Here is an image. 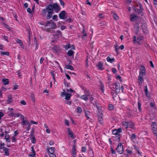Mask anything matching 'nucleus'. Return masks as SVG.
Instances as JSON below:
<instances>
[{
  "mask_svg": "<svg viewBox=\"0 0 157 157\" xmlns=\"http://www.w3.org/2000/svg\"><path fill=\"white\" fill-rule=\"evenodd\" d=\"M61 8L56 3H54L53 4H50L46 7V9H43L41 11V15L44 17L46 15L47 10H52L53 11V10L56 11L60 10Z\"/></svg>",
  "mask_w": 157,
  "mask_h": 157,
  "instance_id": "obj_1",
  "label": "nucleus"
},
{
  "mask_svg": "<svg viewBox=\"0 0 157 157\" xmlns=\"http://www.w3.org/2000/svg\"><path fill=\"white\" fill-rule=\"evenodd\" d=\"M144 41V37L142 36H134L132 37V42L134 44L141 45L143 44Z\"/></svg>",
  "mask_w": 157,
  "mask_h": 157,
  "instance_id": "obj_2",
  "label": "nucleus"
},
{
  "mask_svg": "<svg viewBox=\"0 0 157 157\" xmlns=\"http://www.w3.org/2000/svg\"><path fill=\"white\" fill-rule=\"evenodd\" d=\"M21 118L22 120V121L21 122V125L23 127L27 126V127H25L26 130L29 131L31 128V124L29 121L25 120L24 117L23 115L21 114Z\"/></svg>",
  "mask_w": 157,
  "mask_h": 157,
  "instance_id": "obj_3",
  "label": "nucleus"
},
{
  "mask_svg": "<svg viewBox=\"0 0 157 157\" xmlns=\"http://www.w3.org/2000/svg\"><path fill=\"white\" fill-rule=\"evenodd\" d=\"M50 21H51L50 20V21H48L46 23L45 26L46 27L49 26L50 27V28L51 29H56L57 28V26L56 24L54 22H50Z\"/></svg>",
  "mask_w": 157,
  "mask_h": 157,
  "instance_id": "obj_4",
  "label": "nucleus"
},
{
  "mask_svg": "<svg viewBox=\"0 0 157 157\" xmlns=\"http://www.w3.org/2000/svg\"><path fill=\"white\" fill-rule=\"evenodd\" d=\"M63 90V92H62L61 95V96L63 97L65 96V99L67 101H68L71 98V94L70 93H67L66 92V91L65 90Z\"/></svg>",
  "mask_w": 157,
  "mask_h": 157,
  "instance_id": "obj_5",
  "label": "nucleus"
},
{
  "mask_svg": "<svg viewBox=\"0 0 157 157\" xmlns=\"http://www.w3.org/2000/svg\"><path fill=\"white\" fill-rule=\"evenodd\" d=\"M151 128L153 134L157 135V123L152 122L151 124Z\"/></svg>",
  "mask_w": 157,
  "mask_h": 157,
  "instance_id": "obj_6",
  "label": "nucleus"
},
{
  "mask_svg": "<svg viewBox=\"0 0 157 157\" xmlns=\"http://www.w3.org/2000/svg\"><path fill=\"white\" fill-rule=\"evenodd\" d=\"M117 152L120 154H122L124 152V149L123 145L121 143H119L116 148Z\"/></svg>",
  "mask_w": 157,
  "mask_h": 157,
  "instance_id": "obj_7",
  "label": "nucleus"
},
{
  "mask_svg": "<svg viewBox=\"0 0 157 157\" xmlns=\"http://www.w3.org/2000/svg\"><path fill=\"white\" fill-rule=\"evenodd\" d=\"M52 33L53 36L56 38H59L60 36H61L62 33L60 30H52Z\"/></svg>",
  "mask_w": 157,
  "mask_h": 157,
  "instance_id": "obj_8",
  "label": "nucleus"
},
{
  "mask_svg": "<svg viewBox=\"0 0 157 157\" xmlns=\"http://www.w3.org/2000/svg\"><path fill=\"white\" fill-rule=\"evenodd\" d=\"M68 136L69 138H71L72 140L75 138L76 136L74 134L73 132H72L71 129L69 128L67 129Z\"/></svg>",
  "mask_w": 157,
  "mask_h": 157,
  "instance_id": "obj_9",
  "label": "nucleus"
},
{
  "mask_svg": "<svg viewBox=\"0 0 157 157\" xmlns=\"http://www.w3.org/2000/svg\"><path fill=\"white\" fill-rule=\"evenodd\" d=\"M47 14H46L45 16H46V18L47 20H48L52 17L53 11L52 10H47Z\"/></svg>",
  "mask_w": 157,
  "mask_h": 157,
  "instance_id": "obj_10",
  "label": "nucleus"
},
{
  "mask_svg": "<svg viewBox=\"0 0 157 157\" xmlns=\"http://www.w3.org/2000/svg\"><path fill=\"white\" fill-rule=\"evenodd\" d=\"M138 19V17L135 14H132L130 15V19L132 21H136Z\"/></svg>",
  "mask_w": 157,
  "mask_h": 157,
  "instance_id": "obj_11",
  "label": "nucleus"
},
{
  "mask_svg": "<svg viewBox=\"0 0 157 157\" xmlns=\"http://www.w3.org/2000/svg\"><path fill=\"white\" fill-rule=\"evenodd\" d=\"M139 29V25L138 24H135L134 26L133 32L135 34H137L138 33Z\"/></svg>",
  "mask_w": 157,
  "mask_h": 157,
  "instance_id": "obj_12",
  "label": "nucleus"
},
{
  "mask_svg": "<svg viewBox=\"0 0 157 157\" xmlns=\"http://www.w3.org/2000/svg\"><path fill=\"white\" fill-rule=\"evenodd\" d=\"M97 67L99 70H102L104 68L103 63L99 61L97 65Z\"/></svg>",
  "mask_w": 157,
  "mask_h": 157,
  "instance_id": "obj_13",
  "label": "nucleus"
},
{
  "mask_svg": "<svg viewBox=\"0 0 157 157\" xmlns=\"http://www.w3.org/2000/svg\"><path fill=\"white\" fill-rule=\"evenodd\" d=\"M144 76V75H141L140 73L139 74L138 80L139 81H138L139 83V85H141L142 84V83L143 82V81H144V79H143Z\"/></svg>",
  "mask_w": 157,
  "mask_h": 157,
  "instance_id": "obj_14",
  "label": "nucleus"
},
{
  "mask_svg": "<svg viewBox=\"0 0 157 157\" xmlns=\"http://www.w3.org/2000/svg\"><path fill=\"white\" fill-rule=\"evenodd\" d=\"M66 14V11L65 10H63L59 14V17L61 19H65V17Z\"/></svg>",
  "mask_w": 157,
  "mask_h": 157,
  "instance_id": "obj_15",
  "label": "nucleus"
},
{
  "mask_svg": "<svg viewBox=\"0 0 157 157\" xmlns=\"http://www.w3.org/2000/svg\"><path fill=\"white\" fill-rule=\"evenodd\" d=\"M122 131L121 128H118V129H115L112 131V133L114 135H117L119 134Z\"/></svg>",
  "mask_w": 157,
  "mask_h": 157,
  "instance_id": "obj_16",
  "label": "nucleus"
},
{
  "mask_svg": "<svg viewBox=\"0 0 157 157\" xmlns=\"http://www.w3.org/2000/svg\"><path fill=\"white\" fill-rule=\"evenodd\" d=\"M141 68L140 69L139 73L144 75L146 73L145 69L144 66L143 65L141 66Z\"/></svg>",
  "mask_w": 157,
  "mask_h": 157,
  "instance_id": "obj_17",
  "label": "nucleus"
},
{
  "mask_svg": "<svg viewBox=\"0 0 157 157\" xmlns=\"http://www.w3.org/2000/svg\"><path fill=\"white\" fill-rule=\"evenodd\" d=\"M96 108L98 109V112H97V116H100L101 115H102V111L100 105L98 106H97Z\"/></svg>",
  "mask_w": 157,
  "mask_h": 157,
  "instance_id": "obj_18",
  "label": "nucleus"
},
{
  "mask_svg": "<svg viewBox=\"0 0 157 157\" xmlns=\"http://www.w3.org/2000/svg\"><path fill=\"white\" fill-rule=\"evenodd\" d=\"M117 83H109V85L110 88L113 90V91H115V87H116V84Z\"/></svg>",
  "mask_w": 157,
  "mask_h": 157,
  "instance_id": "obj_19",
  "label": "nucleus"
},
{
  "mask_svg": "<svg viewBox=\"0 0 157 157\" xmlns=\"http://www.w3.org/2000/svg\"><path fill=\"white\" fill-rule=\"evenodd\" d=\"M89 96L86 94H83L82 95L80 98L82 100H84L85 101H87L89 100Z\"/></svg>",
  "mask_w": 157,
  "mask_h": 157,
  "instance_id": "obj_20",
  "label": "nucleus"
},
{
  "mask_svg": "<svg viewBox=\"0 0 157 157\" xmlns=\"http://www.w3.org/2000/svg\"><path fill=\"white\" fill-rule=\"evenodd\" d=\"M121 89L120 84L119 83H117L116 84V87H115V92L116 94H118L120 91Z\"/></svg>",
  "mask_w": 157,
  "mask_h": 157,
  "instance_id": "obj_21",
  "label": "nucleus"
},
{
  "mask_svg": "<svg viewBox=\"0 0 157 157\" xmlns=\"http://www.w3.org/2000/svg\"><path fill=\"white\" fill-rule=\"evenodd\" d=\"M13 97L12 95H9L8 96V100L6 101L7 103L9 104L11 103L13 101Z\"/></svg>",
  "mask_w": 157,
  "mask_h": 157,
  "instance_id": "obj_22",
  "label": "nucleus"
},
{
  "mask_svg": "<svg viewBox=\"0 0 157 157\" xmlns=\"http://www.w3.org/2000/svg\"><path fill=\"white\" fill-rule=\"evenodd\" d=\"M2 149L4 151L5 155L6 156H9V151L10 149L6 147H3L2 148Z\"/></svg>",
  "mask_w": 157,
  "mask_h": 157,
  "instance_id": "obj_23",
  "label": "nucleus"
},
{
  "mask_svg": "<svg viewBox=\"0 0 157 157\" xmlns=\"http://www.w3.org/2000/svg\"><path fill=\"white\" fill-rule=\"evenodd\" d=\"M128 127L131 128L132 129H134L135 128L134 123L131 122H128Z\"/></svg>",
  "mask_w": 157,
  "mask_h": 157,
  "instance_id": "obj_24",
  "label": "nucleus"
},
{
  "mask_svg": "<svg viewBox=\"0 0 157 157\" xmlns=\"http://www.w3.org/2000/svg\"><path fill=\"white\" fill-rule=\"evenodd\" d=\"M130 139L134 143H135L136 142V135L132 134L130 137Z\"/></svg>",
  "mask_w": 157,
  "mask_h": 157,
  "instance_id": "obj_25",
  "label": "nucleus"
},
{
  "mask_svg": "<svg viewBox=\"0 0 157 157\" xmlns=\"http://www.w3.org/2000/svg\"><path fill=\"white\" fill-rule=\"evenodd\" d=\"M74 52L72 50H68L67 54L69 56H74Z\"/></svg>",
  "mask_w": 157,
  "mask_h": 157,
  "instance_id": "obj_26",
  "label": "nucleus"
},
{
  "mask_svg": "<svg viewBox=\"0 0 157 157\" xmlns=\"http://www.w3.org/2000/svg\"><path fill=\"white\" fill-rule=\"evenodd\" d=\"M115 59L114 58L110 57L109 56V62L113 63L115 62Z\"/></svg>",
  "mask_w": 157,
  "mask_h": 157,
  "instance_id": "obj_27",
  "label": "nucleus"
},
{
  "mask_svg": "<svg viewBox=\"0 0 157 157\" xmlns=\"http://www.w3.org/2000/svg\"><path fill=\"white\" fill-rule=\"evenodd\" d=\"M85 116L87 117V119H90L89 116L90 115V112L88 111H85Z\"/></svg>",
  "mask_w": 157,
  "mask_h": 157,
  "instance_id": "obj_28",
  "label": "nucleus"
},
{
  "mask_svg": "<svg viewBox=\"0 0 157 157\" xmlns=\"http://www.w3.org/2000/svg\"><path fill=\"white\" fill-rule=\"evenodd\" d=\"M2 82L3 84L5 85L8 84L9 83V80L7 78H3L2 80Z\"/></svg>",
  "mask_w": 157,
  "mask_h": 157,
  "instance_id": "obj_29",
  "label": "nucleus"
},
{
  "mask_svg": "<svg viewBox=\"0 0 157 157\" xmlns=\"http://www.w3.org/2000/svg\"><path fill=\"white\" fill-rule=\"evenodd\" d=\"M112 14H113V16L115 20H117L118 18V17L116 13L113 11L112 12Z\"/></svg>",
  "mask_w": 157,
  "mask_h": 157,
  "instance_id": "obj_30",
  "label": "nucleus"
},
{
  "mask_svg": "<svg viewBox=\"0 0 157 157\" xmlns=\"http://www.w3.org/2000/svg\"><path fill=\"white\" fill-rule=\"evenodd\" d=\"M76 145L75 144L73 145L72 151V154H76Z\"/></svg>",
  "mask_w": 157,
  "mask_h": 157,
  "instance_id": "obj_31",
  "label": "nucleus"
},
{
  "mask_svg": "<svg viewBox=\"0 0 157 157\" xmlns=\"http://www.w3.org/2000/svg\"><path fill=\"white\" fill-rule=\"evenodd\" d=\"M54 148L53 147H48V153L54 152Z\"/></svg>",
  "mask_w": 157,
  "mask_h": 157,
  "instance_id": "obj_32",
  "label": "nucleus"
},
{
  "mask_svg": "<svg viewBox=\"0 0 157 157\" xmlns=\"http://www.w3.org/2000/svg\"><path fill=\"white\" fill-rule=\"evenodd\" d=\"M0 54L1 55L3 56L4 55L9 56V52H2L0 51Z\"/></svg>",
  "mask_w": 157,
  "mask_h": 157,
  "instance_id": "obj_33",
  "label": "nucleus"
},
{
  "mask_svg": "<svg viewBox=\"0 0 157 157\" xmlns=\"http://www.w3.org/2000/svg\"><path fill=\"white\" fill-rule=\"evenodd\" d=\"M128 122L124 121L122 122L123 126L125 128H127L128 127Z\"/></svg>",
  "mask_w": 157,
  "mask_h": 157,
  "instance_id": "obj_34",
  "label": "nucleus"
},
{
  "mask_svg": "<svg viewBox=\"0 0 157 157\" xmlns=\"http://www.w3.org/2000/svg\"><path fill=\"white\" fill-rule=\"evenodd\" d=\"M102 115H101L100 116H98V120L99 122V123L101 124H102Z\"/></svg>",
  "mask_w": 157,
  "mask_h": 157,
  "instance_id": "obj_35",
  "label": "nucleus"
},
{
  "mask_svg": "<svg viewBox=\"0 0 157 157\" xmlns=\"http://www.w3.org/2000/svg\"><path fill=\"white\" fill-rule=\"evenodd\" d=\"M30 140L31 142L33 144H35L36 142V139L35 136H32L30 137Z\"/></svg>",
  "mask_w": 157,
  "mask_h": 157,
  "instance_id": "obj_36",
  "label": "nucleus"
},
{
  "mask_svg": "<svg viewBox=\"0 0 157 157\" xmlns=\"http://www.w3.org/2000/svg\"><path fill=\"white\" fill-rule=\"evenodd\" d=\"M16 41L17 43L19 44L21 46L23 45V42L21 40L17 39L16 40Z\"/></svg>",
  "mask_w": 157,
  "mask_h": 157,
  "instance_id": "obj_37",
  "label": "nucleus"
},
{
  "mask_svg": "<svg viewBox=\"0 0 157 157\" xmlns=\"http://www.w3.org/2000/svg\"><path fill=\"white\" fill-rule=\"evenodd\" d=\"M66 67L67 69H70L71 70H74V68L73 67L70 65H67L66 66Z\"/></svg>",
  "mask_w": 157,
  "mask_h": 157,
  "instance_id": "obj_38",
  "label": "nucleus"
},
{
  "mask_svg": "<svg viewBox=\"0 0 157 157\" xmlns=\"http://www.w3.org/2000/svg\"><path fill=\"white\" fill-rule=\"evenodd\" d=\"M91 103L93 104L94 106L96 108L97 107V106H98L100 105V104L97 102V101H95L94 102H92Z\"/></svg>",
  "mask_w": 157,
  "mask_h": 157,
  "instance_id": "obj_39",
  "label": "nucleus"
},
{
  "mask_svg": "<svg viewBox=\"0 0 157 157\" xmlns=\"http://www.w3.org/2000/svg\"><path fill=\"white\" fill-rule=\"evenodd\" d=\"M134 148L136 151L138 153V154H140V155H141L139 151V148L138 147L136 146V145H133V146Z\"/></svg>",
  "mask_w": 157,
  "mask_h": 157,
  "instance_id": "obj_40",
  "label": "nucleus"
},
{
  "mask_svg": "<svg viewBox=\"0 0 157 157\" xmlns=\"http://www.w3.org/2000/svg\"><path fill=\"white\" fill-rule=\"evenodd\" d=\"M100 86H101V90L102 91V92L103 93L104 91V86L103 83L101 81H100Z\"/></svg>",
  "mask_w": 157,
  "mask_h": 157,
  "instance_id": "obj_41",
  "label": "nucleus"
},
{
  "mask_svg": "<svg viewBox=\"0 0 157 157\" xmlns=\"http://www.w3.org/2000/svg\"><path fill=\"white\" fill-rule=\"evenodd\" d=\"M3 24L4 25V26L5 28L8 29L9 30H10V27L9 25H7L5 23H3Z\"/></svg>",
  "mask_w": 157,
  "mask_h": 157,
  "instance_id": "obj_42",
  "label": "nucleus"
},
{
  "mask_svg": "<svg viewBox=\"0 0 157 157\" xmlns=\"http://www.w3.org/2000/svg\"><path fill=\"white\" fill-rule=\"evenodd\" d=\"M53 49L55 51L56 53H57L58 52L59 49H58L56 45L53 48Z\"/></svg>",
  "mask_w": 157,
  "mask_h": 157,
  "instance_id": "obj_43",
  "label": "nucleus"
},
{
  "mask_svg": "<svg viewBox=\"0 0 157 157\" xmlns=\"http://www.w3.org/2000/svg\"><path fill=\"white\" fill-rule=\"evenodd\" d=\"M58 16L56 15H54L52 17V19H53L55 21H58Z\"/></svg>",
  "mask_w": 157,
  "mask_h": 157,
  "instance_id": "obj_44",
  "label": "nucleus"
},
{
  "mask_svg": "<svg viewBox=\"0 0 157 157\" xmlns=\"http://www.w3.org/2000/svg\"><path fill=\"white\" fill-rule=\"evenodd\" d=\"M88 97H89V98L90 99V102H93L94 100V98L93 97L92 95L90 94L89 95Z\"/></svg>",
  "mask_w": 157,
  "mask_h": 157,
  "instance_id": "obj_45",
  "label": "nucleus"
},
{
  "mask_svg": "<svg viewBox=\"0 0 157 157\" xmlns=\"http://www.w3.org/2000/svg\"><path fill=\"white\" fill-rule=\"evenodd\" d=\"M82 109L81 107H78L77 108V112L78 113H81L82 112Z\"/></svg>",
  "mask_w": 157,
  "mask_h": 157,
  "instance_id": "obj_46",
  "label": "nucleus"
},
{
  "mask_svg": "<svg viewBox=\"0 0 157 157\" xmlns=\"http://www.w3.org/2000/svg\"><path fill=\"white\" fill-rule=\"evenodd\" d=\"M17 75H18L19 77L20 78H22V77H21V71L20 70H18L17 72Z\"/></svg>",
  "mask_w": 157,
  "mask_h": 157,
  "instance_id": "obj_47",
  "label": "nucleus"
},
{
  "mask_svg": "<svg viewBox=\"0 0 157 157\" xmlns=\"http://www.w3.org/2000/svg\"><path fill=\"white\" fill-rule=\"evenodd\" d=\"M84 93L86 94V95H88V96H89V95L90 94V91L89 90L87 89H86L84 90Z\"/></svg>",
  "mask_w": 157,
  "mask_h": 157,
  "instance_id": "obj_48",
  "label": "nucleus"
},
{
  "mask_svg": "<svg viewBox=\"0 0 157 157\" xmlns=\"http://www.w3.org/2000/svg\"><path fill=\"white\" fill-rule=\"evenodd\" d=\"M36 153H33L30 154L28 155L29 157H36Z\"/></svg>",
  "mask_w": 157,
  "mask_h": 157,
  "instance_id": "obj_49",
  "label": "nucleus"
},
{
  "mask_svg": "<svg viewBox=\"0 0 157 157\" xmlns=\"http://www.w3.org/2000/svg\"><path fill=\"white\" fill-rule=\"evenodd\" d=\"M12 141L13 142H15L17 141V139L15 136H13L11 138Z\"/></svg>",
  "mask_w": 157,
  "mask_h": 157,
  "instance_id": "obj_50",
  "label": "nucleus"
},
{
  "mask_svg": "<svg viewBox=\"0 0 157 157\" xmlns=\"http://www.w3.org/2000/svg\"><path fill=\"white\" fill-rule=\"evenodd\" d=\"M34 129L33 128L31 129V132L30 136L31 137L32 136H34Z\"/></svg>",
  "mask_w": 157,
  "mask_h": 157,
  "instance_id": "obj_51",
  "label": "nucleus"
},
{
  "mask_svg": "<svg viewBox=\"0 0 157 157\" xmlns=\"http://www.w3.org/2000/svg\"><path fill=\"white\" fill-rule=\"evenodd\" d=\"M114 109L113 105L112 104L109 105V110H112Z\"/></svg>",
  "mask_w": 157,
  "mask_h": 157,
  "instance_id": "obj_52",
  "label": "nucleus"
},
{
  "mask_svg": "<svg viewBox=\"0 0 157 157\" xmlns=\"http://www.w3.org/2000/svg\"><path fill=\"white\" fill-rule=\"evenodd\" d=\"M70 44H68L64 46V48L66 50H67L69 48H71L70 47Z\"/></svg>",
  "mask_w": 157,
  "mask_h": 157,
  "instance_id": "obj_53",
  "label": "nucleus"
},
{
  "mask_svg": "<svg viewBox=\"0 0 157 157\" xmlns=\"http://www.w3.org/2000/svg\"><path fill=\"white\" fill-rule=\"evenodd\" d=\"M116 78L117 80H119L120 81V82H121L122 81L121 77L119 75H117L116 76Z\"/></svg>",
  "mask_w": 157,
  "mask_h": 157,
  "instance_id": "obj_54",
  "label": "nucleus"
},
{
  "mask_svg": "<svg viewBox=\"0 0 157 157\" xmlns=\"http://www.w3.org/2000/svg\"><path fill=\"white\" fill-rule=\"evenodd\" d=\"M50 157H56V155L54 154V153H48Z\"/></svg>",
  "mask_w": 157,
  "mask_h": 157,
  "instance_id": "obj_55",
  "label": "nucleus"
},
{
  "mask_svg": "<svg viewBox=\"0 0 157 157\" xmlns=\"http://www.w3.org/2000/svg\"><path fill=\"white\" fill-rule=\"evenodd\" d=\"M4 116V114L2 112H0V123H1L2 122V121H1L2 118Z\"/></svg>",
  "mask_w": 157,
  "mask_h": 157,
  "instance_id": "obj_56",
  "label": "nucleus"
},
{
  "mask_svg": "<svg viewBox=\"0 0 157 157\" xmlns=\"http://www.w3.org/2000/svg\"><path fill=\"white\" fill-rule=\"evenodd\" d=\"M112 72L114 74H117V70L114 68H112Z\"/></svg>",
  "mask_w": 157,
  "mask_h": 157,
  "instance_id": "obj_57",
  "label": "nucleus"
},
{
  "mask_svg": "<svg viewBox=\"0 0 157 157\" xmlns=\"http://www.w3.org/2000/svg\"><path fill=\"white\" fill-rule=\"evenodd\" d=\"M59 1L60 5L63 7L65 4L64 2L62 0H59Z\"/></svg>",
  "mask_w": 157,
  "mask_h": 157,
  "instance_id": "obj_58",
  "label": "nucleus"
},
{
  "mask_svg": "<svg viewBox=\"0 0 157 157\" xmlns=\"http://www.w3.org/2000/svg\"><path fill=\"white\" fill-rule=\"evenodd\" d=\"M2 37L6 41L8 42V37L7 36L4 35L2 36Z\"/></svg>",
  "mask_w": 157,
  "mask_h": 157,
  "instance_id": "obj_59",
  "label": "nucleus"
},
{
  "mask_svg": "<svg viewBox=\"0 0 157 157\" xmlns=\"http://www.w3.org/2000/svg\"><path fill=\"white\" fill-rule=\"evenodd\" d=\"M64 121H65V124L66 125H67V126H69V121L67 119H65Z\"/></svg>",
  "mask_w": 157,
  "mask_h": 157,
  "instance_id": "obj_60",
  "label": "nucleus"
},
{
  "mask_svg": "<svg viewBox=\"0 0 157 157\" xmlns=\"http://www.w3.org/2000/svg\"><path fill=\"white\" fill-rule=\"evenodd\" d=\"M144 91L145 93V94L146 95H147L148 94V90L147 88V86H145L144 89Z\"/></svg>",
  "mask_w": 157,
  "mask_h": 157,
  "instance_id": "obj_61",
  "label": "nucleus"
},
{
  "mask_svg": "<svg viewBox=\"0 0 157 157\" xmlns=\"http://www.w3.org/2000/svg\"><path fill=\"white\" fill-rule=\"evenodd\" d=\"M82 35L83 36H87V34L86 33V32L85 31L84 29L82 31Z\"/></svg>",
  "mask_w": 157,
  "mask_h": 157,
  "instance_id": "obj_62",
  "label": "nucleus"
},
{
  "mask_svg": "<svg viewBox=\"0 0 157 157\" xmlns=\"http://www.w3.org/2000/svg\"><path fill=\"white\" fill-rule=\"evenodd\" d=\"M15 113L11 112L9 114V116L10 117H15Z\"/></svg>",
  "mask_w": 157,
  "mask_h": 157,
  "instance_id": "obj_63",
  "label": "nucleus"
},
{
  "mask_svg": "<svg viewBox=\"0 0 157 157\" xmlns=\"http://www.w3.org/2000/svg\"><path fill=\"white\" fill-rule=\"evenodd\" d=\"M81 150L83 152H85L86 150V147H82L81 148Z\"/></svg>",
  "mask_w": 157,
  "mask_h": 157,
  "instance_id": "obj_64",
  "label": "nucleus"
}]
</instances>
